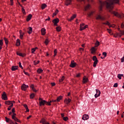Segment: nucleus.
Wrapping results in <instances>:
<instances>
[{
  "label": "nucleus",
  "mask_w": 124,
  "mask_h": 124,
  "mask_svg": "<svg viewBox=\"0 0 124 124\" xmlns=\"http://www.w3.org/2000/svg\"><path fill=\"white\" fill-rule=\"evenodd\" d=\"M63 120L64 121H65V122H66V121H67V120H68V117H63Z\"/></svg>",
  "instance_id": "52"
},
{
  "label": "nucleus",
  "mask_w": 124,
  "mask_h": 124,
  "mask_svg": "<svg viewBox=\"0 0 124 124\" xmlns=\"http://www.w3.org/2000/svg\"><path fill=\"white\" fill-rule=\"evenodd\" d=\"M51 86L52 87H54V86H56V83H55L54 82L51 83Z\"/></svg>",
  "instance_id": "57"
},
{
  "label": "nucleus",
  "mask_w": 124,
  "mask_h": 124,
  "mask_svg": "<svg viewBox=\"0 0 124 124\" xmlns=\"http://www.w3.org/2000/svg\"><path fill=\"white\" fill-rule=\"evenodd\" d=\"M77 65V63H76V62H74V61H72L71 62L70 66V67L73 68V67H75V66H76Z\"/></svg>",
  "instance_id": "10"
},
{
  "label": "nucleus",
  "mask_w": 124,
  "mask_h": 124,
  "mask_svg": "<svg viewBox=\"0 0 124 124\" xmlns=\"http://www.w3.org/2000/svg\"><path fill=\"white\" fill-rule=\"evenodd\" d=\"M18 64L19 67H20V68H21L22 69H23V66H22V63H21V62H19Z\"/></svg>",
  "instance_id": "47"
},
{
  "label": "nucleus",
  "mask_w": 124,
  "mask_h": 124,
  "mask_svg": "<svg viewBox=\"0 0 124 124\" xmlns=\"http://www.w3.org/2000/svg\"><path fill=\"white\" fill-rule=\"evenodd\" d=\"M71 3V0H65V4L67 6L69 5Z\"/></svg>",
  "instance_id": "17"
},
{
  "label": "nucleus",
  "mask_w": 124,
  "mask_h": 124,
  "mask_svg": "<svg viewBox=\"0 0 124 124\" xmlns=\"http://www.w3.org/2000/svg\"><path fill=\"white\" fill-rule=\"evenodd\" d=\"M63 80H64V76L62 77V78H61V79H60L59 80L60 83H62V81H63Z\"/></svg>",
  "instance_id": "40"
},
{
  "label": "nucleus",
  "mask_w": 124,
  "mask_h": 124,
  "mask_svg": "<svg viewBox=\"0 0 124 124\" xmlns=\"http://www.w3.org/2000/svg\"><path fill=\"white\" fill-rule=\"evenodd\" d=\"M59 18H56L52 20V22L54 24V26H58V23H59Z\"/></svg>",
  "instance_id": "11"
},
{
  "label": "nucleus",
  "mask_w": 124,
  "mask_h": 124,
  "mask_svg": "<svg viewBox=\"0 0 124 124\" xmlns=\"http://www.w3.org/2000/svg\"><path fill=\"white\" fill-rule=\"evenodd\" d=\"M40 123H41L43 124H49L48 122H46V120L44 119H42L40 121Z\"/></svg>",
  "instance_id": "14"
},
{
  "label": "nucleus",
  "mask_w": 124,
  "mask_h": 124,
  "mask_svg": "<svg viewBox=\"0 0 124 124\" xmlns=\"http://www.w3.org/2000/svg\"><path fill=\"white\" fill-rule=\"evenodd\" d=\"M31 17H32V16L31 14L29 15L27 18V22H29L31 19Z\"/></svg>",
  "instance_id": "19"
},
{
  "label": "nucleus",
  "mask_w": 124,
  "mask_h": 124,
  "mask_svg": "<svg viewBox=\"0 0 124 124\" xmlns=\"http://www.w3.org/2000/svg\"><path fill=\"white\" fill-rule=\"evenodd\" d=\"M56 30H57V31H61V27H57L56 28Z\"/></svg>",
  "instance_id": "50"
},
{
  "label": "nucleus",
  "mask_w": 124,
  "mask_h": 124,
  "mask_svg": "<svg viewBox=\"0 0 124 124\" xmlns=\"http://www.w3.org/2000/svg\"><path fill=\"white\" fill-rule=\"evenodd\" d=\"M3 44V43L2 42V40H0V50H1V49H2Z\"/></svg>",
  "instance_id": "28"
},
{
  "label": "nucleus",
  "mask_w": 124,
  "mask_h": 124,
  "mask_svg": "<svg viewBox=\"0 0 124 124\" xmlns=\"http://www.w3.org/2000/svg\"><path fill=\"white\" fill-rule=\"evenodd\" d=\"M24 107L25 108V109H26L27 112H30V110L29 109V108H28V105L24 104L23 105Z\"/></svg>",
  "instance_id": "26"
},
{
  "label": "nucleus",
  "mask_w": 124,
  "mask_h": 124,
  "mask_svg": "<svg viewBox=\"0 0 124 124\" xmlns=\"http://www.w3.org/2000/svg\"><path fill=\"white\" fill-rule=\"evenodd\" d=\"M96 20H101V21H104L105 17L102 16L100 15H96L95 16Z\"/></svg>",
  "instance_id": "4"
},
{
  "label": "nucleus",
  "mask_w": 124,
  "mask_h": 124,
  "mask_svg": "<svg viewBox=\"0 0 124 124\" xmlns=\"http://www.w3.org/2000/svg\"><path fill=\"white\" fill-rule=\"evenodd\" d=\"M93 61L94 62L95 61H97V58H96V56H93Z\"/></svg>",
  "instance_id": "45"
},
{
  "label": "nucleus",
  "mask_w": 124,
  "mask_h": 124,
  "mask_svg": "<svg viewBox=\"0 0 124 124\" xmlns=\"http://www.w3.org/2000/svg\"><path fill=\"white\" fill-rule=\"evenodd\" d=\"M109 12L111 14H113V15L116 17H118V18H120V19H122V18L123 17L124 18V14L120 15V14L118 13V12H116L115 11H112L111 10H110Z\"/></svg>",
  "instance_id": "3"
},
{
  "label": "nucleus",
  "mask_w": 124,
  "mask_h": 124,
  "mask_svg": "<svg viewBox=\"0 0 124 124\" xmlns=\"http://www.w3.org/2000/svg\"><path fill=\"white\" fill-rule=\"evenodd\" d=\"M103 56H104V58H106V57L107 56V53H106V52H104L103 53Z\"/></svg>",
  "instance_id": "48"
},
{
  "label": "nucleus",
  "mask_w": 124,
  "mask_h": 124,
  "mask_svg": "<svg viewBox=\"0 0 124 124\" xmlns=\"http://www.w3.org/2000/svg\"><path fill=\"white\" fill-rule=\"evenodd\" d=\"M29 88V86L26 85V84H24L21 86V89L22 91H26L27 89Z\"/></svg>",
  "instance_id": "9"
},
{
  "label": "nucleus",
  "mask_w": 124,
  "mask_h": 124,
  "mask_svg": "<svg viewBox=\"0 0 124 124\" xmlns=\"http://www.w3.org/2000/svg\"><path fill=\"white\" fill-rule=\"evenodd\" d=\"M12 71H15L18 69V66H12L11 68Z\"/></svg>",
  "instance_id": "15"
},
{
  "label": "nucleus",
  "mask_w": 124,
  "mask_h": 124,
  "mask_svg": "<svg viewBox=\"0 0 124 124\" xmlns=\"http://www.w3.org/2000/svg\"><path fill=\"white\" fill-rule=\"evenodd\" d=\"M19 33H20V39H23V37L24 36V34H25V33L22 32L21 31H20Z\"/></svg>",
  "instance_id": "16"
},
{
  "label": "nucleus",
  "mask_w": 124,
  "mask_h": 124,
  "mask_svg": "<svg viewBox=\"0 0 124 124\" xmlns=\"http://www.w3.org/2000/svg\"><path fill=\"white\" fill-rule=\"evenodd\" d=\"M89 119V115L84 114L82 117V120L84 121H86V120H88Z\"/></svg>",
  "instance_id": "12"
},
{
  "label": "nucleus",
  "mask_w": 124,
  "mask_h": 124,
  "mask_svg": "<svg viewBox=\"0 0 124 124\" xmlns=\"http://www.w3.org/2000/svg\"><path fill=\"white\" fill-rule=\"evenodd\" d=\"M45 43L46 45H48V44L49 43V40H48V39H46Z\"/></svg>",
  "instance_id": "43"
},
{
  "label": "nucleus",
  "mask_w": 124,
  "mask_h": 124,
  "mask_svg": "<svg viewBox=\"0 0 124 124\" xmlns=\"http://www.w3.org/2000/svg\"><path fill=\"white\" fill-rule=\"evenodd\" d=\"M46 7H47V5H46V4H43L41 6V8L42 9H45V8H46Z\"/></svg>",
  "instance_id": "30"
},
{
  "label": "nucleus",
  "mask_w": 124,
  "mask_h": 124,
  "mask_svg": "<svg viewBox=\"0 0 124 124\" xmlns=\"http://www.w3.org/2000/svg\"><path fill=\"white\" fill-rule=\"evenodd\" d=\"M58 13H59V10H56L55 11V13L53 14V17H54V16H56V15H57V14H58Z\"/></svg>",
  "instance_id": "35"
},
{
  "label": "nucleus",
  "mask_w": 124,
  "mask_h": 124,
  "mask_svg": "<svg viewBox=\"0 0 124 124\" xmlns=\"http://www.w3.org/2000/svg\"><path fill=\"white\" fill-rule=\"evenodd\" d=\"M118 78H119L120 80L122 79V76H121V74H118L117 76Z\"/></svg>",
  "instance_id": "53"
},
{
  "label": "nucleus",
  "mask_w": 124,
  "mask_h": 124,
  "mask_svg": "<svg viewBox=\"0 0 124 124\" xmlns=\"http://www.w3.org/2000/svg\"><path fill=\"white\" fill-rule=\"evenodd\" d=\"M120 0H108L107 1H102L101 0L99 1V10L101 11L102 10V7L106 5L107 8L108 9H113L114 8V4H120Z\"/></svg>",
  "instance_id": "1"
},
{
  "label": "nucleus",
  "mask_w": 124,
  "mask_h": 124,
  "mask_svg": "<svg viewBox=\"0 0 124 124\" xmlns=\"http://www.w3.org/2000/svg\"><path fill=\"white\" fill-rule=\"evenodd\" d=\"M5 120H6V123H9V122H10V121H11V120H10L9 118L7 117H5Z\"/></svg>",
  "instance_id": "44"
},
{
  "label": "nucleus",
  "mask_w": 124,
  "mask_h": 124,
  "mask_svg": "<svg viewBox=\"0 0 124 124\" xmlns=\"http://www.w3.org/2000/svg\"><path fill=\"white\" fill-rule=\"evenodd\" d=\"M118 31H119L121 32V34L122 35H124V31H122L120 30V28H118Z\"/></svg>",
  "instance_id": "46"
},
{
  "label": "nucleus",
  "mask_w": 124,
  "mask_h": 124,
  "mask_svg": "<svg viewBox=\"0 0 124 124\" xmlns=\"http://www.w3.org/2000/svg\"><path fill=\"white\" fill-rule=\"evenodd\" d=\"M87 28H88V25L85 26V24L82 23L80 25V31H83V30L87 29Z\"/></svg>",
  "instance_id": "6"
},
{
  "label": "nucleus",
  "mask_w": 124,
  "mask_h": 124,
  "mask_svg": "<svg viewBox=\"0 0 124 124\" xmlns=\"http://www.w3.org/2000/svg\"><path fill=\"white\" fill-rule=\"evenodd\" d=\"M31 89H32V91H33V92H34V93H36V92H37V90H35L33 84H31Z\"/></svg>",
  "instance_id": "21"
},
{
  "label": "nucleus",
  "mask_w": 124,
  "mask_h": 124,
  "mask_svg": "<svg viewBox=\"0 0 124 124\" xmlns=\"http://www.w3.org/2000/svg\"><path fill=\"white\" fill-rule=\"evenodd\" d=\"M4 40L5 41L6 45H8V39H7V38L4 37Z\"/></svg>",
  "instance_id": "31"
},
{
  "label": "nucleus",
  "mask_w": 124,
  "mask_h": 124,
  "mask_svg": "<svg viewBox=\"0 0 124 124\" xmlns=\"http://www.w3.org/2000/svg\"><path fill=\"white\" fill-rule=\"evenodd\" d=\"M75 18H76V15H73V16L71 17L70 19L68 20V21H69V22H71V21H72V20H73V19H74Z\"/></svg>",
  "instance_id": "25"
},
{
  "label": "nucleus",
  "mask_w": 124,
  "mask_h": 124,
  "mask_svg": "<svg viewBox=\"0 0 124 124\" xmlns=\"http://www.w3.org/2000/svg\"><path fill=\"white\" fill-rule=\"evenodd\" d=\"M124 62V57H123L122 59H121V62Z\"/></svg>",
  "instance_id": "59"
},
{
  "label": "nucleus",
  "mask_w": 124,
  "mask_h": 124,
  "mask_svg": "<svg viewBox=\"0 0 124 124\" xmlns=\"http://www.w3.org/2000/svg\"><path fill=\"white\" fill-rule=\"evenodd\" d=\"M28 33H29V34H31V32H32V28L29 27L28 28Z\"/></svg>",
  "instance_id": "20"
},
{
  "label": "nucleus",
  "mask_w": 124,
  "mask_h": 124,
  "mask_svg": "<svg viewBox=\"0 0 124 124\" xmlns=\"http://www.w3.org/2000/svg\"><path fill=\"white\" fill-rule=\"evenodd\" d=\"M2 99L3 100H7V95H6V93L5 92L3 93L2 94Z\"/></svg>",
  "instance_id": "7"
},
{
  "label": "nucleus",
  "mask_w": 124,
  "mask_h": 124,
  "mask_svg": "<svg viewBox=\"0 0 124 124\" xmlns=\"http://www.w3.org/2000/svg\"><path fill=\"white\" fill-rule=\"evenodd\" d=\"M39 100L40 106H42V105H45V104H46V105H48L49 106H51V103H49V102H47L42 99V98H39Z\"/></svg>",
  "instance_id": "2"
},
{
  "label": "nucleus",
  "mask_w": 124,
  "mask_h": 124,
  "mask_svg": "<svg viewBox=\"0 0 124 124\" xmlns=\"http://www.w3.org/2000/svg\"><path fill=\"white\" fill-rule=\"evenodd\" d=\"M114 88H117L118 87V84L117 83H115L113 85Z\"/></svg>",
  "instance_id": "55"
},
{
  "label": "nucleus",
  "mask_w": 124,
  "mask_h": 124,
  "mask_svg": "<svg viewBox=\"0 0 124 124\" xmlns=\"http://www.w3.org/2000/svg\"><path fill=\"white\" fill-rule=\"evenodd\" d=\"M57 100L50 101V102H48L49 103H51V102H56Z\"/></svg>",
  "instance_id": "58"
},
{
  "label": "nucleus",
  "mask_w": 124,
  "mask_h": 124,
  "mask_svg": "<svg viewBox=\"0 0 124 124\" xmlns=\"http://www.w3.org/2000/svg\"><path fill=\"white\" fill-rule=\"evenodd\" d=\"M41 32L42 35H45V34H46V30L45 29V28L42 29Z\"/></svg>",
  "instance_id": "13"
},
{
  "label": "nucleus",
  "mask_w": 124,
  "mask_h": 124,
  "mask_svg": "<svg viewBox=\"0 0 124 124\" xmlns=\"http://www.w3.org/2000/svg\"><path fill=\"white\" fill-rule=\"evenodd\" d=\"M36 49H37V47H36L35 48H34L31 49L32 54H33L34 53V52H35V50H36Z\"/></svg>",
  "instance_id": "42"
},
{
  "label": "nucleus",
  "mask_w": 124,
  "mask_h": 124,
  "mask_svg": "<svg viewBox=\"0 0 124 124\" xmlns=\"http://www.w3.org/2000/svg\"><path fill=\"white\" fill-rule=\"evenodd\" d=\"M21 10L24 14H26V13H25V9H24V8H22Z\"/></svg>",
  "instance_id": "54"
},
{
  "label": "nucleus",
  "mask_w": 124,
  "mask_h": 124,
  "mask_svg": "<svg viewBox=\"0 0 124 124\" xmlns=\"http://www.w3.org/2000/svg\"><path fill=\"white\" fill-rule=\"evenodd\" d=\"M11 1V5H13V0H10Z\"/></svg>",
  "instance_id": "60"
},
{
  "label": "nucleus",
  "mask_w": 124,
  "mask_h": 124,
  "mask_svg": "<svg viewBox=\"0 0 124 124\" xmlns=\"http://www.w3.org/2000/svg\"><path fill=\"white\" fill-rule=\"evenodd\" d=\"M13 102H14V103H15V101H13V102H11L10 101H5V104H6L7 105H10Z\"/></svg>",
  "instance_id": "23"
},
{
  "label": "nucleus",
  "mask_w": 124,
  "mask_h": 124,
  "mask_svg": "<svg viewBox=\"0 0 124 124\" xmlns=\"http://www.w3.org/2000/svg\"><path fill=\"white\" fill-rule=\"evenodd\" d=\"M88 82V78L86 77H84L83 78V84H85Z\"/></svg>",
  "instance_id": "24"
},
{
  "label": "nucleus",
  "mask_w": 124,
  "mask_h": 124,
  "mask_svg": "<svg viewBox=\"0 0 124 124\" xmlns=\"http://www.w3.org/2000/svg\"><path fill=\"white\" fill-rule=\"evenodd\" d=\"M97 62H98V60H96L94 62L93 66V67H96V64H97Z\"/></svg>",
  "instance_id": "29"
},
{
  "label": "nucleus",
  "mask_w": 124,
  "mask_h": 124,
  "mask_svg": "<svg viewBox=\"0 0 124 124\" xmlns=\"http://www.w3.org/2000/svg\"><path fill=\"white\" fill-rule=\"evenodd\" d=\"M93 12H90L88 14V17H91V16H92V15H93Z\"/></svg>",
  "instance_id": "34"
},
{
  "label": "nucleus",
  "mask_w": 124,
  "mask_h": 124,
  "mask_svg": "<svg viewBox=\"0 0 124 124\" xmlns=\"http://www.w3.org/2000/svg\"><path fill=\"white\" fill-rule=\"evenodd\" d=\"M30 97L32 99L34 97V93H31V95H30Z\"/></svg>",
  "instance_id": "49"
},
{
  "label": "nucleus",
  "mask_w": 124,
  "mask_h": 124,
  "mask_svg": "<svg viewBox=\"0 0 124 124\" xmlns=\"http://www.w3.org/2000/svg\"><path fill=\"white\" fill-rule=\"evenodd\" d=\"M71 102V99L69 98H68V99H66L65 100V103H66V104H69V103H70Z\"/></svg>",
  "instance_id": "18"
},
{
  "label": "nucleus",
  "mask_w": 124,
  "mask_h": 124,
  "mask_svg": "<svg viewBox=\"0 0 124 124\" xmlns=\"http://www.w3.org/2000/svg\"><path fill=\"white\" fill-rule=\"evenodd\" d=\"M37 71L38 73H42V72H43V70H42L41 69H38Z\"/></svg>",
  "instance_id": "39"
},
{
  "label": "nucleus",
  "mask_w": 124,
  "mask_h": 124,
  "mask_svg": "<svg viewBox=\"0 0 124 124\" xmlns=\"http://www.w3.org/2000/svg\"><path fill=\"white\" fill-rule=\"evenodd\" d=\"M54 55L53 57H56L57 56V49H55L54 51Z\"/></svg>",
  "instance_id": "51"
},
{
  "label": "nucleus",
  "mask_w": 124,
  "mask_h": 124,
  "mask_svg": "<svg viewBox=\"0 0 124 124\" xmlns=\"http://www.w3.org/2000/svg\"><path fill=\"white\" fill-rule=\"evenodd\" d=\"M17 56H20V57H25V56H26L25 54H23L20 52H17Z\"/></svg>",
  "instance_id": "22"
},
{
  "label": "nucleus",
  "mask_w": 124,
  "mask_h": 124,
  "mask_svg": "<svg viewBox=\"0 0 124 124\" xmlns=\"http://www.w3.org/2000/svg\"><path fill=\"white\" fill-rule=\"evenodd\" d=\"M46 21H50V17H48V18L46 19Z\"/></svg>",
  "instance_id": "63"
},
{
  "label": "nucleus",
  "mask_w": 124,
  "mask_h": 124,
  "mask_svg": "<svg viewBox=\"0 0 124 124\" xmlns=\"http://www.w3.org/2000/svg\"><path fill=\"white\" fill-rule=\"evenodd\" d=\"M76 77H80V74H77V76H76Z\"/></svg>",
  "instance_id": "64"
},
{
  "label": "nucleus",
  "mask_w": 124,
  "mask_h": 124,
  "mask_svg": "<svg viewBox=\"0 0 124 124\" xmlns=\"http://www.w3.org/2000/svg\"><path fill=\"white\" fill-rule=\"evenodd\" d=\"M90 7H91V5L90 4L87 5L85 7V11H87L88 9H90Z\"/></svg>",
  "instance_id": "32"
},
{
  "label": "nucleus",
  "mask_w": 124,
  "mask_h": 124,
  "mask_svg": "<svg viewBox=\"0 0 124 124\" xmlns=\"http://www.w3.org/2000/svg\"><path fill=\"white\" fill-rule=\"evenodd\" d=\"M33 63L35 65H36V64H38V63H39V61H34L33 62Z\"/></svg>",
  "instance_id": "41"
},
{
  "label": "nucleus",
  "mask_w": 124,
  "mask_h": 124,
  "mask_svg": "<svg viewBox=\"0 0 124 124\" xmlns=\"http://www.w3.org/2000/svg\"><path fill=\"white\" fill-rule=\"evenodd\" d=\"M102 24L103 25H108V26H109V27H112L110 25V23L108 21H107L106 22H104Z\"/></svg>",
  "instance_id": "33"
},
{
  "label": "nucleus",
  "mask_w": 124,
  "mask_h": 124,
  "mask_svg": "<svg viewBox=\"0 0 124 124\" xmlns=\"http://www.w3.org/2000/svg\"><path fill=\"white\" fill-rule=\"evenodd\" d=\"M16 115V113H14L12 115V118L13 120H14L15 122H17V123H20V120H19L18 118H16V116H15Z\"/></svg>",
  "instance_id": "5"
},
{
  "label": "nucleus",
  "mask_w": 124,
  "mask_h": 124,
  "mask_svg": "<svg viewBox=\"0 0 124 124\" xmlns=\"http://www.w3.org/2000/svg\"><path fill=\"white\" fill-rule=\"evenodd\" d=\"M98 46H99V42L97 41L95 44V47H98Z\"/></svg>",
  "instance_id": "38"
},
{
  "label": "nucleus",
  "mask_w": 124,
  "mask_h": 124,
  "mask_svg": "<svg viewBox=\"0 0 124 124\" xmlns=\"http://www.w3.org/2000/svg\"><path fill=\"white\" fill-rule=\"evenodd\" d=\"M12 112L13 113H15V108H12Z\"/></svg>",
  "instance_id": "56"
},
{
  "label": "nucleus",
  "mask_w": 124,
  "mask_h": 124,
  "mask_svg": "<svg viewBox=\"0 0 124 124\" xmlns=\"http://www.w3.org/2000/svg\"><path fill=\"white\" fill-rule=\"evenodd\" d=\"M62 96H60L59 97H58L57 98V101L58 102H59V101H60V100H61V99H62Z\"/></svg>",
  "instance_id": "36"
},
{
  "label": "nucleus",
  "mask_w": 124,
  "mask_h": 124,
  "mask_svg": "<svg viewBox=\"0 0 124 124\" xmlns=\"http://www.w3.org/2000/svg\"><path fill=\"white\" fill-rule=\"evenodd\" d=\"M10 124H15V123H14V122H13L12 121V120H10Z\"/></svg>",
  "instance_id": "62"
},
{
  "label": "nucleus",
  "mask_w": 124,
  "mask_h": 124,
  "mask_svg": "<svg viewBox=\"0 0 124 124\" xmlns=\"http://www.w3.org/2000/svg\"><path fill=\"white\" fill-rule=\"evenodd\" d=\"M96 94L94 95V96L95 97V98H96L97 97H98V96H99L100 95V91H99V90H97L96 89Z\"/></svg>",
  "instance_id": "8"
},
{
  "label": "nucleus",
  "mask_w": 124,
  "mask_h": 124,
  "mask_svg": "<svg viewBox=\"0 0 124 124\" xmlns=\"http://www.w3.org/2000/svg\"><path fill=\"white\" fill-rule=\"evenodd\" d=\"M19 45H20V40L17 39V41H16V46H19Z\"/></svg>",
  "instance_id": "37"
},
{
  "label": "nucleus",
  "mask_w": 124,
  "mask_h": 124,
  "mask_svg": "<svg viewBox=\"0 0 124 124\" xmlns=\"http://www.w3.org/2000/svg\"><path fill=\"white\" fill-rule=\"evenodd\" d=\"M124 23H122V24H121V28H122V29H124Z\"/></svg>",
  "instance_id": "61"
},
{
  "label": "nucleus",
  "mask_w": 124,
  "mask_h": 124,
  "mask_svg": "<svg viewBox=\"0 0 124 124\" xmlns=\"http://www.w3.org/2000/svg\"><path fill=\"white\" fill-rule=\"evenodd\" d=\"M91 50L92 54H93V53H95V51H96V48H94V47H93L91 48Z\"/></svg>",
  "instance_id": "27"
}]
</instances>
